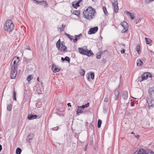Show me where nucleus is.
Segmentation results:
<instances>
[{
  "label": "nucleus",
  "instance_id": "49",
  "mask_svg": "<svg viewBox=\"0 0 154 154\" xmlns=\"http://www.w3.org/2000/svg\"><path fill=\"white\" fill-rule=\"evenodd\" d=\"M103 52L102 51H100L99 53V54L100 55V56H101L103 54Z\"/></svg>",
  "mask_w": 154,
  "mask_h": 154
},
{
  "label": "nucleus",
  "instance_id": "41",
  "mask_svg": "<svg viewBox=\"0 0 154 154\" xmlns=\"http://www.w3.org/2000/svg\"><path fill=\"white\" fill-rule=\"evenodd\" d=\"M129 15H130V17L131 19L134 20V16L133 15H132L131 14H130Z\"/></svg>",
  "mask_w": 154,
  "mask_h": 154
},
{
  "label": "nucleus",
  "instance_id": "17",
  "mask_svg": "<svg viewBox=\"0 0 154 154\" xmlns=\"http://www.w3.org/2000/svg\"><path fill=\"white\" fill-rule=\"evenodd\" d=\"M138 151L139 154H147L146 153L147 152V150L146 151L141 148H140Z\"/></svg>",
  "mask_w": 154,
  "mask_h": 154
},
{
  "label": "nucleus",
  "instance_id": "13",
  "mask_svg": "<svg viewBox=\"0 0 154 154\" xmlns=\"http://www.w3.org/2000/svg\"><path fill=\"white\" fill-rule=\"evenodd\" d=\"M38 116L36 115H33L32 114H29L27 118L29 120H32L37 118Z\"/></svg>",
  "mask_w": 154,
  "mask_h": 154
},
{
  "label": "nucleus",
  "instance_id": "43",
  "mask_svg": "<svg viewBox=\"0 0 154 154\" xmlns=\"http://www.w3.org/2000/svg\"><path fill=\"white\" fill-rule=\"evenodd\" d=\"M58 127H57L53 128V130L54 131H57L58 130Z\"/></svg>",
  "mask_w": 154,
  "mask_h": 154
},
{
  "label": "nucleus",
  "instance_id": "24",
  "mask_svg": "<svg viewBox=\"0 0 154 154\" xmlns=\"http://www.w3.org/2000/svg\"><path fill=\"white\" fill-rule=\"evenodd\" d=\"M65 35L68 37L71 41L73 40L74 39L73 38V36L72 35H70L69 34H68L66 32L64 33Z\"/></svg>",
  "mask_w": 154,
  "mask_h": 154
},
{
  "label": "nucleus",
  "instance_id": "36",
  "mask_svg": "<svg viewBox=\"0 0 154 154\" xmlns=\"http://www.w3.org/2000/svg\"><path fill=\"white\" fill-rule=\"evenodd\" d=\"M91 77L92 79H94V74L93 72H91Z\"/></svg>",
  "mask_w": 154,
  "mask_h": 154
},
{
  "label": "nucleus",
  "instance_id": "25",
  "mask_svg": "<svg viewBox=\"0 0 154 154\" xmlns=\"http://www.w3.org/2000/svg\"><path fill=\"white\" fill-rule=\"evenodd\" d=\"M113 2H112V6L113 7L118 5V2L117 0H113Z\"/></svg>",
  "mask_w": 154,
  "mask_h": 154
},
{
  "label": "nucleus",
  "instance_id": "59",
  "mask_svg": "<svg viewBox=\"0 0 154 154\" xmlns=\"http://www.w3.org/2000/svg\"><path fill=\"white\" fill-rule=\"evenodd\" d=\"M2 149V146L1 144H0V152L1 151Z\"/></svg>",
  "mask_w": 154,
  "mask_h": 154
},
{
  "label": "nucleus",
  "instance_id": "35",
  "mask_svg": "<svg viewBox=\"0 0 154 154\" xmlns=\"http://www.w3.org/2000/svg\"><path fill=\"white\" fill-rule=\"evenodd\" d=\"M25 60H24V61H27V62H29L31 61V60L32 59V58H25L24 57Z\"/></svg>",
  "mask_w": 154,
  "mask_h": 154
},
{
  "label": "nucleus",
  "instance_id": "63",
  "mask_svg": "<svg viewBox=\"0 0 154 154\" xmlns=\"http://www.w3.org/2000/svg\"><path fill=\"white\" fill-rule=\"evenodd\" d=\"M90 127H91V128H94V126L93 125H92V124H91V125H90Z\"/></svg>",
  "mask_w": 154,
  "mask_h": 154
},
{
  "label": "nucleus",
  "instance_id": "12",
  "mask_svg": "<svg viewBox=\"0 0 154 154\" xmlns=\"http://www.w3.org/2000/svg\"><path fill=\"white\" fill-rule=\"evenodd\" d=\"M34 137V134H33L31 133L26 138V141L28 143L31 142V140H32V139Z\"/></svg>",
  "mask_w": 154,
  "mask_h": 154
},
{
  "label": "nucleus",
  "instance_id": "1",
  "mask_svg": "<svg viewBox=\"0 0 154 154\" xmlns=\"http://www.w3.org/2000/svg\"><path fill=\"white\" fill-rule=\"evenodd\" d=\"M95 13V10L91 7H89L83 11V15L86 19L91 20L93 18Z\"/></svg>",
  "mask_w": 154,
  "mask_h": 154
},
{
  "label": "nucleus",
  "instance_id": "20",
  "mask_svg": "<svg viewBox=\"0 0 154 154\" xmlns=\"http://www.w3.org/2000/svg\"><path fill=\"white\" fill-rule=\"evenodd\" d=\"M78 50L80 54L84 55V53H85V50H84L83 48H78Z\"/></svg>",
  "mask_w": 154,
  "mask_h": 154
},
{
  "label": "nucleus",
  "instance_id": "10",
  "mask_svg": "<svg viewBox=\"0 0 154 154\" xmlns=\"http://www.w3.org/2000/svg\"><path fill=\"white\" fill-rule=\"evenodd\" d=\"M98 30V27L96 26L93 28H91L88 31V34L91 35L95 33Z\"/></svg>",
  "mask_w": 154,
  "mask_h": 154
},
{
  "label": "nucleus",
  "instance_id": "64",
  "mask_svg": "<svg viewBox=\"0 0 154 154\" xmlns=\"http://www.w3.org/2000/svg\"><path fill=\"white\" fill-rule=\"evenodd\" d=\"M37 80L39 82H40V81H39V77H37Z\"/></svg>",
  "mask_w": 154,
  "mask_h": 154
},
{
  "label": "nucleus",
  "instance_id": "29",
  "mask_svg": "<svg viewBox=\"0 0 154 154\" xmlns=\"http://www.w3.org/2000/svg\"><path fill=\"white\" fill-rule=\"evenodd\" d=\"M80 75L82 76H84L85 73V71L82 69H81L79 71Z\"/></svg>",
  "mask_w": 154,
  "mask_h": 154
},
{
  "label": "nucleus",
  "instance_id": "61",
  "mask_svg": "<svg viewBox=\"0 0 154 154\" xmlns=\"http://www.w3.org/2000/svg\"><path fill=\"white\" fill-rule=\"evenodd\" d=\"M150 52L152 54H154V52L152 51H150Z\"/></svg>",
  "mask_w": 154,
  "mask_h": 154
},
{
  "label": "nucleus",
  "instance_id": "16",
  "mask_svg": "<svg viewBox=\"0 0 154 154\" xmlns=\"http://www.w3.org/2000/svg\"><path fill=\"white\" fill-rule=\"evenodd\" d=\"M72 5L73 7L76 9L80 6L79 4L77 1H74L72 2Z\"/></svg>",
  "mask_w": 154,
  "mask_h": 154
},
{
  "label": "nucleus",
  "instance_id": "56",
  "mask_svg": "<svg viewBox=\"0 0 154 154\" xmlns=\"http://www.w3.org/2000/svg\"><path fill=\"white\" fill-rule=\"evenodd\" d=\"M138 153V151L137 150L134 153V154H139V153Z\"/></svg>",
  "mask_w": 154,
  "mask_h": 154
},
{
  "label": "nucleus",
  "instance_id": "42",
  "mask_svg": "<svg viewBox=\"0 0 154 154\" xmlns=\"http://www.w3.org/2000/svg\"><path fill=\"white\" fill-rule=\"evenodd\" d=\"M96 58L97 59H100L101 58V56H100V55H99V54L97 55V56H96Z\"/></svg>",
  "mask_w": 154,
  "mask_h": 154
},
{
  "label": "nucleus",
  "instance_id": "26",
  "mask_svg": "<svg viewBox=\"0 0 154 154\" xmlns=\"http://www.w3.org/2000/svg\"><path fill=\"white\" fill-rule=\"evenodd\" d=\"M7 110L8 111H10L12 109V106L10 104H8L7 105Z\"/></svg>",
  "mask_w": 154,
  "mask_h": 154
},
{
  "label": "nucleus",
  "instance_id": "39",
  "mask_svg": "<svg viewBox=\"0 0 154 154\" xmlns=\"http://www.w3.org/2000/svg\"><path fill=\"white\" fill-rule=\"evenodd\" d=\"M147 154H154V152L151 151L150 150L148 149Z\"/></svg>",
  "mask_w": 154,
  "mask_h": 154
},
{
  "label": "nucleus",
  "instance_id": "8",
  "mask_svg": "<svg viewBox=\"0 0 154 154\" xmlns=\"http://www.w3.org/2000/svg\"><path fill=\"white\" fill-rule=\"evenodd\" d=\"M120 86L119 85L115 90V99L116 100H117L118 99L119 95L120 93Z\"/></svg>",
  "mask_w": 154,
  "mask_h": 154
},
{
  "label": "nucleus",
  "instance_id": "46",
  "mask_svg": "<svg viewBox=\"0 0 154 154\" xmlns=\"http://www.w3.org/2000/svg\"><path fill=\"white\" fill-rule=\"evenodd\" d=\"M108 99L107 97H106L104 99V101L105 102H108Z\"/></svg>",
  "mask_w": 154,
  "mask_h": 154
},
{
  "label": "nucleus",
  "instance_id": "48",
  "mask_svg": "<svg viewBox=\"0 0 154 154\" xmlns=\"http://www.w3.org/2000/svg\"><path fill=\"white\" fill-rule=\"evenodd\" d=\"M125 50L124 49H123L122 50H121V53L122 54H124L125 53Z\"/></svg>",
  "mask_w": 154,
  "mask_h": 154
},
{
  "label": "nucleus",
  "instance_id": "52",
  "mask_svg": "<svg viewBox=\"0 0 154 154\" xmlns=\"http://www.w3.org/2000/svg\"><path fill=\"white\" fill-rule=\"evenodd\" d=\"M134 137H135V138H137V139H138L139 137V135L138 134L136 135H134Z\"/></svg>",
  "mask_w": 154,
  "mask_h": 154
},
{
  "label": "nucleus",
  "instance_id": "27",
  "mask_svg": "<svg viewBox=\"0 0 154 154\" xmlns=\"http://www.w3.org/2000/svg\"><path fill=\"white\" fill-rule=\"evenodd\" d=\"M21 152V150L20 148H17L16 150V153L17 154H20Z\"/></svg>",
  "mask_w": 154,
  "mask_h": 154
},
{
  "label": "nucleus",
  "instance_id": "53",
  "mask_svg": "<svg viewBox=\"0 0 154 154\" xmlns=\"http://www.w3.org/2000/svg\"><path fill=\"white\" fill-rule=\"evenodd\" d=\"M134 105V103L133 102H131V106H133Z\"/></svg>",
  "mask_w": 154,
  "mask_h": 154
},
{
  "label": "nucleus",
  "instance_id": "23",
  "mask_svg": "<svg viewBox=\"0 0 154 154\" xmlns=\"http://www.w3.org/2000/svg\"><path fill=\"white\" fill-rule=\"evenodd\" d=\"M72 14H75L78 17H79L80 14V11L79 10L73 11Z\"/></svg>",
  "mask_w": 154,
  "mask_h": 154
},
{
  "label": "nucleus",
  "instance_id": "14",
  "mask_svg": "<svg viewBox=\"0 0 154 154\" xmlns=\"http://www.w3.org/2000/svg\"><path fill=\"white\" fill-rule=\"evenodd\" d=\"M93 54V53L91 50H88V49L85 50V53H84V55H86L89 57L92 56Z\"/></svg>",
  "mask_w": 154,
  "mask_h": 154
},
{
  "label": "nucleus",
  "instance_id": "40",
  "mask_svg": "<svg viewBox=\"0 0 154 154\" xmlns=\"http://www.w3.org/2000/svg\"><path fill=\"white\" fill-rule=\"evenodd\" d=\"M141 21V19H138L135 20V22L136 24H137L138 23Z\"/></svg>",
  "mask_w": 154,
  "mask_h": 154
},
{
  "label": "nucleus",
  "instance_id": "32",
  "mask_svg": "<svg viewBox=\"0 0 154 154\" xmlns=\"http://www.w3.org/2000/svg\"><path fill=\"white\" fill-rule=\"evenodd\" d=\"M16 92L15 91L14 89L13 90V99L14 100H16Z\"/></svg>",
  "mask_w": 154,
  "mask_h": 154
},
{
  "label": "nucleus",
  "instance_id": "3",
  "mask_svg": "<svg viewBox=\"0 0 154 154\" xmlns=\"http://www.w3.org/2000/svg\"><path fill=\"white\" fill-rule=\"evenodd\" d=\"M14 25L12 21L10 20H7L4 25V29L7 32H11L14 29Z\"/></svg>",
  "mask_w": 154,
  "mask_h": 154
},
{
  "label": "nucleus",
  "instance_id": "54",
  "mask_svg": "<svg viewBox=\"0 0 154 154\" xmlns=\"http://www.w3.org/2000/svg\"><path fill=\"white\" fill-rule=\"evenodd\" d=\"M87 146H88V145H86V146L84 148V150L85 151H86L87 149Z\"/></svg>",
  "mask_w": 154,
  "mask_h": 154
},
{
  "label": "nucleus",
  "instance_id": "51",
  "mask_svg": "<svg viewBox=\"0 0 154 154\" xmlns=\"http://www.w3.org/2000/svg\"><path fill=\"white\" fill-rule=\"evenodd\" d=\"M80 108H82L83 110L85 108L84 105H83L81 106H80Z\"/></svg>",
  "mask_w": 154,
  "mask_h": 154
},
{
  "label": "nucleus",
  "instance_id": "21",
  "mask_svg": "<svg viewBox=\"0 0 154 154\" xmlns=\"http://www.w3.org/2000/svg\"><path fill=\"white\" fill-rule=\"evenodd\" d=\"M149 72H146L144 73L141 76L142 81L144 80H146L147 79L146 76V74H149Z\"/></svg>",
  "mask_w": 154,
  "mask_h": 154
},
{
  "label": "nucleus",
  "instance_id": "44",
  "mask_svg": "<svg viewBox=\"0 0 154 154\" xmlns=\"http://www.w3.org/2000/svg\"><path fill=\"white\" fill-rule=\"evenodd\" d=\"M125 13L126 14H127V15L128 14V15H129L130 14H131L130 12H129V11H125Z\"/></svg>",
  "mask_w": 154,
  "mask_h": 154
},
{
  "label": "nucleus",
  "instance_id": "18",
  "mask_svg": "<svg viewBox=\"0 0 154 154\" xmlns=\"http://www.w3.org/2000/svg\"><path fill=\"white\" fill-rule=\"evenodd\" d=\"M82 34H80L78 35H75V38L74 39H73V42L75 43L78 40L80 39V37L81 36H82Z\"/></svg>",
  "mask_w": 154,
  "mask_h": 154
},
{
  "label": "nucleus",
  "instance_id": "11",
  "mask_svg": "<svg viewBox=\"0 0 154 154\" xmlns=\"http://www.w3.org/2000/svg\"><path fill=\"white\" fill-rule=\"evenodd\" d=\"M52 69L53 72L54 73L59 72L61 68H57L54 64L53 63L52 66Z\"/></svg>",
  "mask_w": 154,
  "mask_h": 154
},
{
  "label": "nucleus",
  "instance_id": "62",
  "mask_svg": "<svg viewBox=\"0 0 154 154\" xmlns=\"http://www.w3.org/2000/svg\"><path fill=\"white\" fill-rule=\"evenodd\" d=\"M149 77H152V75L149 73Z\"/></svg>",
  "mask_w": 154,
  "mask_h": 154
},
{
  "label": "nucleus",
  "instance_id": "28",
  "mask_svg": "<svg viewBox=\"0 0 154 154\" xmlns=\"http://www.w3.org/2000/svg\"><path fill=\"white\" fill-rule=\"evenodd\" d=\"M101 120L100 119H98L97 122V127L98 128H99L101 127Z\"/></svg>",
  "mask_w": 154,
  "mask_h": 154
},
{
  "label": "nucleus",
  "instance_id": "5",
  "mask_svg": "<svg viewBox=\"0 0 154 154\" xmlns=\"http://www.w3.org/2000/svg\"><path fill=\"white\" fill-rule=\"evenodd\" d=\"M147 102L148 104L149 109H151L154 107V99L151 97L148 98Z\"/></svg>",
  "mask_w": 154,
  "mask_h": 154
},
{
  "label": "nucleus",
  "instance_id": "4",
  "mask_svg": "<svg viewBox=\"0 0 154 154\" xmlns=\"http://www.w3.org/2000/svg\"><path fill=\"white\" fill-rule=\"evenodd\" d=\"M20 60V57H14L12 60V62L11 63V68L17 69V67L18 65V63Z\"/></svg>",
  "mask_w": 154,
  "mask_h": 154
},
{
  "label": "nucleus",
  "instance_id": "22",
  "mask_svg": "<svg viewBox=\"0 0 154 154\" xmlns=\"http://www.w3.org/2000/svg\"><path fill=\"white\" fill-rule=\"evenodd\" d=\"M143 63L141 60L138 59L137 60V65L140 67L143 65Z\"/></svg>",
  "mask_w": 154,
  "mask_h": 154
},
{
  "label": "nucleus",
  "instance_id": "6",
  "mask_svg": "<svg viewBox=\"0 0 154 154\" xmlns=\"http://www.w3.org/2000/svg\"><path fill=\"white\" fill-rule=\"evenodd\" d=\"M121 24L124 28V29L122 31V33L125 32L128 30V25L126 21H124L122 22L121 23Z\"/></svg>",
  "mask_w": 154,
  "mask_h": 154
},
{
  "label": "nucleus",
  "instance_id": "9",
  "mask_svg": "<svg viewBox=\"0 0 154 154\" xmlns=\"http://www.w3.org/2000/svg\"><path fill=\"white\" fill-rule=\"evenodd\" d=\"M17 69L11 68V79H14L17 74Z\"/></svg>",
  "mask_w": 154,
  "mask_h": 154
},
{
  "label": "nucleus",
  "instance_id": "19",
  "mask_svg": "<svg viewBox=\"0 0 154 154\" xmlns=\"http://www.w3.org/2000/svg\"><path fill=\"white\" fill-rule=\"evenodd\" d=\"M80 106H78V110L76 111V114H79V113H82L83 110L82 108H80Z\"/></svg>",
  "mask_w": 154,
  "mask_h": 154
},
{
  "label": "nucleus",
  "instance_id": "57",
  "mask_svg": "<svg viewBox=\"0 0 154 154\" xmlns=\"http://www.w3.org/2000/svg\"><path fill=\"white\" fill-rule=\"evenodd\" d=\"M61 60L63 62H64L65 60V58L62 57L61 58Z\"/></svg>",
  "mask_w": 154,
  "mask_h": 154
},
{
  "label": "nucleus",
  "instance_id": "2",
  "mask_svg": "<svg viewBox=\"0 0 154 154\" xmlns=\"http://www.w3.org/2000/svg\"><path fill=\"white\" fill-rule=\"evenodd\" d=\"M56 47L61 52L67 51V48L65 46V42L63 41L61 42L60 39L56 43Z\"/></svg>",
  "mask_w": 154,
  "mask_h": 154
},
{
  "label": "nucleus",
  "instance_id": "47",
  "mask_svg": "<svg viewBox=\"0 0 154 154\" xmlns=\"http://www.w3.org/2000/svg\"><path fill=\"white\" fill-rule=\"evenodd\" d=\"M154 1V0H146V2L147 3H149L150 2H152Z\"/></svg>",
  "mask_w": 154,
  "mask_h": 154
},
{
  "label": "nucleus",
  "instance_id": "60",
  "mask_svg": "<svg viewBox=\"0 0 154 154\" xmlns=\"http://www.w3.org/2000/svg\"><path fill=\"white\" fill-rule=\"evenodd\" d=\"M83 0H79L78 1H77L78 3L79 4V3L82 1Z\"/></svg>",
  "mask_w": 154,
  "mask_h": 154
},
{
  "label": "nucleus",
  "instance_id": "30",
  "mask_svg": "<svg viewBox=\"0 0 154 154\" xmlns=\"http://www.w3.org/2000/svg\"><path fill=\"white\" fill-rule=\"evenodd\" d=\"M103 9L105 14L106 15H107L108 13L106 7L105 6H103Z\"/></svg>",
  "mask_w": 154,
  "mask_h": 154
},
{
  "label": "nucleus",
  "instance_id": "15",
  "mask_svg": "<svg viewBox=\"0 0 154 154\" xmlns=\"http://www.w3.org/2000/svg\"><path fill=\"white\" fill-rule=\"evenodd\" d=\"M122 97L124 100H126L128 97V92L127 91H125L122 92Z\"/></svg>",
  "mask_w": 154,
  "mask_h": 154
},
{
  "label": "nucleus",
  "instance_id": "45",
  "mask_svg": "<svg viewBox=\"0 0 154 154\" xmlns=\"http://www.w3.org/2000/svg\"><path fill=\"white\" fill-rule=\"evenodd\" d=\"M89 103L88 102L85 105H84L85 108H86L88 107L89 106Z\"/></svg>",
  "mask_w": 154,
  "mask_h": 154
},
{
  "label": "nucleus",
  "instance_id": "58",
  "mask_svg": "<svg viewBox=\"0 0 154 154\" xmlns=\"http://www.w3.org/2000/svg\"><path fill=\"white\" fill-rule=\"evenodd\" d=\"M64 27H65V26H64L63 25H62V28H61V29H62L61 30V31H62L63 30V29H64Z\"/></svg>",
  "mask_w": 154,
  "mask_h": 154
},
{
  "label": "nucleus",
  "instance_id": "38",
  "mask_svg": "<svg viewBox=\"0 0 154 154\" xmlns=\"http://www.w3.org/2000/svg\"><path fill=\"white\" fill-rule=\"evenodd\" d=\"M32 79V75H29L28 76V77L27 78V80L29 82H30Z\"/></svg>",
  "mask_w": 154,
  "mask_h": 154
},
{
  "label": "nucleus",
  "instance_id": "55",
  "mask_svg": "<svg viewBox=\"0 0 154 154\" xmlns=\"http://www.w3.org/2000/svg\"><path fill=\"white\" fill-rule=\"evenodd\" d=\"M67 105H68V107H69V106H70V107H71V104L70 103H67Z\"/></svg>",
  "mask_w": 154,
  "mask_h": 154
},
{
  "label": "nucleus",
  "instance_id": "31",
  "mask_svg": "<svg viewBox=\"0 0 154 154\" xmlns=\"http://www.w3.org/2000/svg\"><path fill=\"white\" fill-rule=\"evenodd\" d=\"M145 39L146 44H149L150 43V42L152 41L150 40V39H148L146 37H145Z\"/></svg>",
  "mask_w": 154,
  "mask_h": 154
},
{
  "label": "nucleus",
  "instance_id": "37",
  "mask_svg": "<svg viewBox=\"0 0 154 154\" xmlns=\"http://www.w3.org/2000/svg\"><path fill=\"white\" fill-rule=\"evenodd\" d=\"M65 60L67 61L68 63H69L70 61V58L67 56H66L65 57Z\"/></svg>",
  "mask_w": 154,
  "mask_h": 154
},
{
  "label": "nucleus",
  "instance_id": "34",
  "mask_svg": "<svg viewBox=\"0 0 154 154\" xmlns=\"http://www.w3.org/2000/svg\"><path fill=\"white\" fill-rule=\"evenodd\" d=\"M140 45H137V46L136 47V51H137L138 54H139V52L140 51Z\"/></svg>",
  "mask_w": 154,
  "mask_h": 154
},
{
  "label": "nucleus",
  "instance_id": "50",
  "mask_svg": "<svg viewBox=\"0 0 154 154\" xmlns=\"http://www.w3.org/2000/svg\"><path fill=\"white\" fill-rule=\"evenodd\" d=\"M106 60L105 59H103V60H102V62L104 63H106Z\"/></svg>",
  "mask_w": 154,
  "mask_h": 154
},
{
  "label": "nucleus",
  "instance_id": "7",
  "mask_svg": "<svg viewBox=\"0 0 154 154\" xmlns=\"http://www.w3.org/2000/svg\"><path fill=\"white\" fill-rule=\"evenodd\" d=\"M33 1H35L37 4L39 5L42 6L45 8H46L48 7V5L45 1H38L36 0H32Z\"/></svg>",
  "mask_w": 154,
  "mask_h": 154
},
{
  "label": "nucleus",
  "instance_id": "33",
  "mask_svg": "<svg viewBox=\"0 0 154 154\" xmlns=\"http://www.w3.org/2000/svg\"><path fill=\"white\" fill-rule=\"evenodd\" d=\"M114 8V11L115 13H117L119 11V7L118 5L113 7Z\"/></svg>",
  "mask_w": 154,
  "mask_h": 154
}]
</instances>
